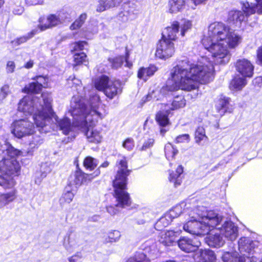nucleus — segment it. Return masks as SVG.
I'll use <instances>...</instances> for the list:
<instances>
[{
  "mask_svg": "<svg viewBox=\"0 0 262 262\" xmlns=\"http://www.w3.org/2000/svg\"><path fill=\"white\" fill-rule=\"evenodd\" d=\"M242 37L223 23L214 22L208 27V33L202 40L204 48L212 55V60L202 57L196 63H190L187 60L179 61L170 71V78L165 87L152 91L146 95L144 102L151 99L159 100L170 91L181 89L190 91L198 87V82L206 83L214 78L215 64L225 65L231 57L229 49L236 48L242 42Z\"/></svg>",
  "mask_w": 262,
  "mask_h": 262,
  "instance_id": "obj_1",
  "label": "nucleus"
},
{
  "mask_svg": "<svg viewBox=\"0 0 262 262\" xmlns=\"http://www.w3.org/2000/svg\"><path fill=\"white\" fill-rule=\"evenodd\" d=\"M100 105L99 96L93 92H91L86 104L79 96H74L71 101L70 112L74 119L73 123L84 130L87 129L86 136L89 141L95 143L101 141L102 135L101 129L92 127L99 119H102L106 115L105 111Z\"/></svg>",
  "mask_w": 262,
  "mask_h": 262,
  "instance_id": "obj_2",
  "label": "nucleus"
},
{
  "mask_svg": "<svg viewBox=\"0 0 262 262\" xmlns=\"http://www.w3.org/2000/svg\"><path fill=\"white\" fill-rule=\"evenodd\" d=\"M187 222L183 225L185 231L197 235L208 234L221 220L213 210H208L199 206L187 212Z\"/></svg>",
  "mask_w": 262,
  "mask_h": 262,
  "instance_id": "obj_3",
  "label": "nucleus"
},
{
  "mask_svg": "<svg viewBox=\"0 0 262 262\" xmlns=\"http://www.w3.org/2000/svg\"><path fill=\"white\" fill-rule=\"evenodd\" d=\"M6 149L0 145V150H3V159L0 161V186L4 188L12 187L15 182L13 176L19 174L20 167L16 158L20 151L11 145L5 144Z\"/></svg>",
  "mask_w": 262,
  "mask_h": 262,
  "instance_id": "obj_4",
  "label": "nucleus"
},
{
  "mask_svg": "<svg viewBox=\"0 0 262 262\" xmlns=\"http://www.w3.org/2000/svg\"><path fill=\"white\" fill-rule=\"evenodd\" d=\"M116 165L118 167L115 179L113 181L114 197L117 204L116 207L125 208L131 204V200L128 193L126 191L127 177L130 170L127 169L126 158L119 156Z\"/></svg>",
  "mask_w": 262,
  "mask_h": 262,
  "instance_id": "obj_5",
  "label": "nucleus"
},
{
  "mask_svg": "<svg viewBox=\"0 0 262 262\" xmlns=\"http://www.w3.org/2000/svg\"><path fill=\"white\" fill-rule=\"evenodd\" d=\"M41 99L43 103H39V107H36V110L32 114L34 124L39 130L49 123L51 117L53 116L51 95L43 93L41 95Z\"/></svg>",
  "mask_w": 262,
  "mask_h": 262,
  "instance_id": "obj_6",
  "label": "nucleus"
},
{
  "mask_svg": "<svg viewBox=\"0 0 262 262\" xmlns=\"http://www.w3.org/2000/svg\"><path fill=\"white\" fill-rule=\"evenodd\" d=\"M216 214L221 220L214 228L220 231V233L226 239L229 241H233L236 239L238 235V228L232 221L227 220L222 215L216 212Z\"/></svg>",
  "mask_w": 262,
  "mask_h": 262,
  "instance_id": "obj_7",
  "label": "nucleus"
},
{
  "mask_svg": "<svg viewBox=\"0 0 262 262\" xmlns=\"http://www.w3.org/2000/svg\"><path fill=\"white\" fill-rule=\"evenodd\" d=\"M243 11L231 10L229 13L228 20L229 23L234 24L237 27H241L242 23H245L250 15L254 14L255 7L252 4L244 2L242 5Z\"/></svg>",
  "mask_w": 262,
  "mask_h": 262,
  "instance_id": "obj_8",
  "label": "nucleus"
},
{
  "mask_svg": "<svg viewBox=\"0 0 262 262\" xmlns=\"http://www.w3.org/2000/svg\"><path fill=\"white\" fill-rule=\"evenodd\" d=\"M11 133L17 138H21L35 132L33 124L27 119L16 120L11 125Z\"/></svg>",
  "mask_w": 262,
  "mask_h": 262,
  "instance_id": "obj_9",
  "label": "nucleus"
},
{
  "mask_svg": "<svg viewBox=\"0 0 262 262\" xmlns=\"http://www.w3.org/2000/svg\"><path fill=\"white\" fill-rule=\"evenodd\" d=\"M69 14L64 11H61L58 16L55 14H50L46 19L44 17H40L39 20V24L38 26L40 31L56 26L66 19L69 18Z\"/></svg>",
  "mask_w": 262,
  "mask_h": 262,
  "instance_id": "obj_10",
  "label": "nucleus"
},
{
  "mask_svg": "<svg viewBox=\"0 0 262 262\" xmlns=\"http://www.w3.org/2000/svg\"><path fill=\"white\" fill-rule=\"evenodd\" d=\"M174 52V43L171 40L162 37L157 45L155 55L160 59L166 60L172 57Z\"/></svg>",
  "mask_w": 262,
  "mask_h": 262,
  "instance_id": "obj_11",
  "label": "nucleus"
},
{
  "mask_svg": "<svg viewBox=\"0 0 262 262\" xmlns=\"http://www.w3.org/2000/svg\"><path fill=\"white\" fill-rule=\"evenodd\" d=\"M41 103V100L34 95H28L24 97L18 104V111L23 112L26 115H32L39 107V104Z\"/></svg>",
  "mask_w": 262,
  "mask_h": 262,
  "instance_id": "obj_12",
  "label": "nucleus"
},
{
  "mask_svg": "<svg viewBox=\"0 0 262 262\" xmlns=\"http://www.w3.org/2000/svg\"><path fill=\"white\" fill-rule=\"evenodd\" d=\"M178 245L181 250L189 253L196 251L201 246V242L196 237L189 238L183 236L178 241Z\"/></svg>",
  "mask_w": 262,
  "mask_h": 262,
  "instance_id": "obj_13",
  "label": "nucleus"
},
{
  "mask_svg": "<svg viewBox=\"0 0 262 262\" xmlns=\"http://www.w3.org/2000/svg\"><path fill=\"white\" fill-rule=\"evenodd\" d=\"M256 243L248 237H241L238 241V248L240 254L245 256L246 258H250V256L254 253Z\"/></svg>",
  "mask_w": 262,
  "mask_h": 262,
  "instance_id": "obj_14",
  "label": "nucleus"
},
{
  "mask_svg": "<svg viewBox=\"0 0 262 262\" xmlns=\"http://www.w3.org/2000/svg\"><path fill=\"white\" fill-rule=\"evenodd\" d=\"M94 178L92 174H86L80 170H77L70 176L68 181L70 185L77 187L90 183Z\"/></svg>",
  "mask_w": 262,
  "mask_h": 262,
  "instance_id": "obj_15",
  "label": "nucleus"
},
{
  "mask_svg": "<svg viewBox=\"0 0 262 262\" xmlns=\"http://www.w3.org/2000/svg\"><path fill=\"white\" fill-rule=\"evenodd\" d=\"M254 68L252 63L247 59H239L235 63L236 71L245 78L253 76Z\"/></svg>",
  "mask_w": 262,
  "mask_h": 262,
  "instance_id": "obj_16",
  "label": "nucleus"
},
{
  "mask_svg": "<svg viewBox=\"0 0 262 262\" xmlns=\"http://www.w3.org/2000/svg\"><path fill=\"white\" fill-rule=\"evenodd\" d=\"M215 107L217 112L221 115L226 112L231 113L234 109L231 99L224 95L220 96L216 100Z\"/></svg>",
  "mask_w": 262,
  "mask_h": 262,
  "instance_id": "obj_17",
  "label": "nucleus"
},
{
  "mask_svg": "<svg viewBox=\"0 0 262 262\" xmlns=\"http://www.w3.org/2000/svg\"><path fill=\"white\" fill-rule=\"evenodd\" d=\"M187 0H168L166 11L171 14L182 12L186 7Z\"/></svg>",
  "mask_w": 262,
  "mask_h": 262,
  "instance_id": "obj_18",
  "label": "nucleus"
},
{
  "mask_svg": "<svg viewBox=\"0 0 262 262\" xmlns=\"http://www.w3.org/2000/svg\"><path fill=\"white\" fill-rule=\"evenodd\" d=\"M122 92L121 84L119 80H111L107 83V86L104 93L107 97L112 99Z\"/></svg>",
  "mask_w": 262,
  "mask_h": 262,
  "instance_id": "obj_19",
  "label": "nucleus"
},
{
  "mask_svg": "<svg viewBox=\"0 0 262 262\" xmlns=\"http://www.w3.org/2000/svg\"><path fill=\"white\" fill-rule=\"evenodd\" d=\"M180 23L178 21H173L169 26L166 27L162 35V38H165L173 41L177 39V35L180 31Z\"/></svg>",
  "mask_w": 262,
  "mask_h": 262,
  "instance_id": "obj_20",
  "label": "nucleus"
},
{
  "mask_svg": "<svg viewBox=\"0 0 262 262\" xmlns=\"http://www.w3.org/2000/svg\"><path fill=\"white\" fill-rule=\"evenodd\" d=\"M130 0H99L96 11L99 12H103L106 10L117 7L120 4H125Z\"/></svg>",
  "mask_w": 262,
  "mask_h": 262,
  "instance_id": "obj_21",
  "label": "nucleus"
},
{
  "mask_svg": "<svg viewBox=\"0 0 262 262\" xmlns=\"http://www.w3.org/2000/svg\"><path fill=\"white\" fill-rule=\"evenodd\" d=\"M161 105L162 111L157 113L156 120L161 126L164 127L169 124L168 116L170 114L171 111L169 110L170 106L168 104H162Z\"/></svg>",
  "mask_w": 262,
  "mask_h": 262,
  "instance_id": "obj_22",
  "label": "nucleus"
},
{
  "mask_svg": "<svg viewBox=\"0 0 262 262\" xmlns=\"http://www.w3.org/2000/svg\"><path fill=\"white\" fill-rule=\"evenodd\" d=\"M181 233V231L168 230L162 232L159 241L165 246H170L176 241L177 237Z\"/></svg>",
  "mask_w": 262,
  "mask_h": 262,
  "instance_id": "obj_23",
  "label": "nucleus"
},
{
  "mask_svg": "<svg viewBox=\"0 0 262 262\" xmlns=\"http://www.w3.org/2000/svg\"><path fill=\"white\" fill-rule=\"evenodd\" d=\"M222 259L224 262H247L250 260V258H246L236 251L224 252Z\"/></svg>",
  "mask_w": 262,
  "mask_h": 262,
  "instance_id": "obj_24",
  "label": "nucleus"
},
{
  "mask_svg": "<svg viewBox=\"0 0 262 262\" xmlns=\"http://www.w3.org/2000/svg\"><path fill=\"white\" fill-rule=\"evenodd\" d=\"M195 256L198 262H214L216 259L214 253L210 250H200Z\"/></svg>",
  "mask_w": 262,
  "mask_h": 262,
  "instance_id": "obj_25",
  "label": "nucleus"
},
{
  "mask_svg": "<svg viewBox=\"0 0 262 262\" xmlns=\"http://www.w3.org/2000/svg\"><path fill=\"white\" fill-rule=\"evenodd\" d=\"M158 70V68L153 64H150L148 67L140 68L137 73L138 78L146 81L149 77L154 75L155 73Z\"/></svg>",
  "mask_w": 262,
  "mask_h": 262,
  "instance_id": "obj_26",
  "label": "nucleus"
},
{
  "mask_svg": "<svg viewBox=\"0 0 262 262\" xmlns=\"http://www.w3.org/2000/svg\"><path fill=\"white\" fill-rule=\"evenodd\" d=\"M206 243L212 247L219 248L224 245L225 241L221 236V233H210L206 238Z\"/></svg>",
  "mask_w": 262,
  "mask_h": 262,
  "instance_id": "obj_27",
  "label": "nucleus"
},
{
  "mask_svg": "<svg viewBox=\"0 0 262 262\" xmlns=\"http://www.w3.org/2000/svg\"><path fill=\"white\" fill-rule=\"evenodd\" d=\"M123 10L121 11L118 15V19L123 23L127 22L134 13V9L132 7L130 4L128 2L125 4H123Z\"/></svg>",
  "mask_w": 262,
  "mask_h": 262,
  "instance_id": "obj_28",
  "label": "nucleus"
},
{
  "mask_svg": "<svg viewBox=\"0 0 262 262\" xmlns=\"http://www.w3.org/2000/svg\"><path fill=\"white\" fill-rule=\"evenodd\" d=\"M246 78L239 76L235 77L231 81L229 85L230 89L234 91H238L247 84Z\"/></svg>",
  "mask_w": 262,
  "mask_h": 262,
  "instance_id": "obj_29",
  "label": "nucleus"
},
{
  "mask_svg": "<svg viewBox=\"0 0 262 262\" xmlns=\"http://www.w3.org/2000/svg\"><path fill=\"white\" fill-rule=\"evenodd\" d=\"M183 172V168L180 165L177 167L176 173L173 172L169 173V180L173 183L174 187H176L181 184L182 182L181 174Z\"/></svg>",
  "mask_w": 262,
  "mask_h": 262,
  "instance_id": "obj_30",
  "label": "nucleus"
},
{
  "mask_svg": "<svg viewBox=\"0 0 262 262\" xmlns=\"http://www.w3.org/2000/svg\"><path fill=\"white\" fill-rule=\"evenodd\" d=\"M172 221V218L166 212L156 222L155 228L156 230L161 231L164 228L168 226Z\"/></svg>",
  "mask_w": 262,
  "mask_h": 262,
  "instance_id": "obj_31",
  "label": "nucleus"
},
{
  "mask_svg": "<svg viewBox=\"0 0 262 262\" xmlns=\"http://www.w3.org/2000/svg\"><path fill=\"white\" fill-rule=\"evenodd\" d=\"M56 122L60 129L64 135H68L71 131L72 127L70 120L68 118H64L59 120H56Z\"/></svg>",
  "mask_w": 262,
  "mask_h": 262,
  "instance_id": "obj_32",
  "label": "nucleus"
},
{
  "mask_svg": "<svg viewBox=\"0 0 262 262\" xmlns=\"http://www.w3.org/2000/svg\"><path fill=\"white\" fill-rule=\"evenodd\" d=\"M166 104L169 105V110L173 111L185 106L186 100L183 96H178L174 98L171 103H167Z\"/></svg>",
  "mask_w": 262,
  "mask_h": 262,
  "instance_id": "obj_33",
  "label": "nucleus"
},
{
  "mask_svg": "<svg viewBox=\"0 0 262 262\" xmlns=\"http://www.w3.org/2000/svg\"><path fill=\"white\" fill-rule=\"evenodd\" d=\"M164 152L166 159L168 161H170L174 159L175 156L178 153V150L172 144L167 143L165 145Z\"/></svg>",
  "mask_w": 262,
  "mask_h": 262,
  "instance_id": "obj_34",
  "label": "nucleus"
},
{
  "mask_svg": "<svg viewBox=\"0 0 262 262\" xmlns=\"http://www.w3.org/2000/svg\"><path fill=\"white\" fill-rule=\"evenodd\" d=\"M16 198L15 191L13 190L0 195V208L3 207Z\"/></svg>",
  "mask_w": 262,
  "mask_h": 262,
  "instance_id": "obj_35",
  "label": "nucleus"
},
{
  "mask_svg": "<svg viewBox=\"0 0 262 262\" xmlns=\"http://www.w3.org/2000/svg\"><path fill=\"white\" fill-rule=\"evenodd\" d=\"M110 81L108 77L103 75L95 80L94 82L95 87L97 90L104 92L107 86V83Z\"/></svg>",
  "mask_w": 262,
  "mask_h": 262,
  "instance_id": "obj_36",
  "label": "nucleus"
},
{
  "mask_svg": "<svg viewBox=\"0 0 262 262\" xmlns=\"http://www.w3.org/2000/svg\"><path fill=\"white\" fill-rule=\"evenodd\" d=\"M180 31L181 36L184 37L185 34L189 31L192 27V22L191 20L184 18L180 23Z\"/></svg>",
  "mask_w": 262,
  "mask_h": 262,
  "instance_id": "obj_37",
  "label": "nucleus"
},
{
  "mask_svg": "<svg viewBox=\"0 0 262 262\" xmlns=\"http://www.w3.org/2000/svg\"><path fill=\"white\" fill-rule=\"evenodd\" d=\"M195 142L200 145L202 141H207L208 137L206 135L205 130L203 127H198L195 132Z\"/></svg>",
  "mask_w": 262,
  "mask_h": 262,
  "instance_id": "obj_38",
  "label": "nucleus"
},
{
  "mask_svg": "<svg viewBox=\"0 0 262 262\" xmlns=\"http://www.w3.org/2000/svg\"><path fill=\"white\" fill-rule=\"evenodd\" d=\"M185 205V203H182L173 207L167 213L173 220V219L178 217L182 213L184 210V207Z\"/></svg>",
  "mask_w": 262,
  "mask_h": 262,
  "instance_id": "obj_39",
  "label": "nucleus"
},
{
  "mask_svg": "<svg viewBox=\"0 0 262 262\" xmlns=\"http://www.w3.org/2000/svg\"><path fill=\"white\" fill-rule=\"evenodd\" d=\"M98 164V160L92 157H86L83 161V166L86 169L90 170H93L97 166Z\"/></svg>",
  "mask_w": 262,
  "mask_h": 262,
  "instance_id": "obj_40",
  "label": "nucleus"
},
{
  "mask_svg": "<svg viewBox=\"0 0 262 262\" xmlns=\"http://www.w3.org/2000/svg\"><path fill=\"white\" fill-rule=\"evenodd\" d=\"M71 83L73 84L72 89L74 91H76L78 94H80V97H82L83 92H84V94H85V88L82 87L81 81L78 79L74 78L71 80Z\"/></svg>",
  "mask_w": 262,
  "mask_h": 262,
  "instance_id": "obj_41",
  "label": "nucleus"
},
{
  "mask_svg": "<svg viewBox=\"0 0 262 262\" xmlns=\"http://www.w3.org/2000/svg\"><path fill=\"white\" fill-rule=\"evenodd\" d=\"M125 262H150L146 255L142 252L136 253L135 255L128 258Z\"/></svg>",
  "mask_w": 262,
  "mask_h": 262,
  "instance_id": "obj_42",
  "label": "nucleus"
},
{
  "mask_svg": "<svg viewBox=\"0 0 262 262\" xmlns=\"http://www.w3.org/2000/svg\"><path fill=\"white\" fill-rule=\"evenodd\" d=\"M87 18L86 13L81 14L79 17L71 25L70 29L72 30L78 29L80 28Z\"/></svg>",
  "mask_w": 262,
  "mask_h": 262,
  "instance_id": "obj_43",
  "label": "nucleus"
},
{
  "mask_svg": "<svg viewBox=\"0 0 262 262\" xmlns=\"http://www.w3.org/2000/svg\"><path fill=\"white\" fill-rule=\"evenodd\" d=\"M74 196V193L71 191H67L63 193L59 199V202L61 205H64L65 204L70 203Z\"/></svg>",
  "mask_w": 262,
  "mask_h": 262,
  "instance_id": "obj_44",
  "label": "nucleus"
},
{
  "mask_svg": "<svg viewBox=\"0 0 262 262\" xmlns=\"http://www.w3.org/2000/svg\"><path fill=\"white\" fill-rule=\"evenodd\" d=\"M41 89L40 86L38 85L36 82L30 83L28 85L26 86L24 91L27 93H38Z\"/></svg>",
  "mask_w": 262,
  "mask_h": 262,
  "instance_id": "obj_45",
  "label": "nucleus"
},
{
  "mask_svg": "<svg viewBox=\"0 0 262 262\" xmlns=\"http://www.w3.org/2000/svg\"><path fill=\"white\" fill-rule=\"evenodd\" d=\"M43 142L42 139L39 136H34L29 144V148L31 150L37 148Z\"/></svg>",
  "mask_w": 262,
  "mask_h": 262,
  "instance_id": "obj_46",
  "label": "nucleus"
},
{
  "mask_svg": "<svg viewBox=\"0 0 262 262\" xmlns=\"http://www.w3.org/2000/svg\"><path fill=\"white\" fill-rule=\"evenodd\" d=\"M37 32L38 29H34L31 32L28 33V36L20 37L17 38L16 41H12V43H14L15 44H17V45L24 43L29 38L32 37L33 35L37 33Z\"/></svg>",
  "mask_w": 262,
  "mask_h": 262,
  "instance_id": "obj_47",
  "label": "nucleus"
},
{
  "mask_svg": "<svg viewBox=\"0 0 262 262\" xmlns=\"http://www.w3.org/2000/svg\"><path fill=\"white\" fill-rule=\"evenodd\" d=\"M121 237V233L118 230H113L108 234L109 242H116L118 241Z\"/></svg>",
  "mask_w": 262,
  "mask_h": 262,
  "instance_id": "obj_48",
  "label": "nucleus"
},
{
  "mask_svg": "<svg viewBox=\"0 0 262 262\" xmlns=\"http://www.w3.org/2000/svg\"><path fill=\"white\" fill-rule=\"evenodd\" d=\"M86 56L85 53L81 52L75 54L74 55V65H78L82 63L86 60Z\"/></svg>",
  "mask_w": 262,
  "mask_h": 262,
  "instance_id": "obj_49",
  "label": "nucleus"
},
{
  "mask_svg": "<svg viewBox=\"0 0 262 262\" xmlns=\"http://www.w3.org/2000/svg\"><path fill=\"white\" fill-rule=\"evenodd\" d=\"M124 61V57L120 56L111 59L112 66L113 68L117 69L120 67Z\"/></svg>",
  "mask_w": 262,
  "mask_h": 262,
  "instance_id": "obj_50",
  "label": "nucleus"
},
{
  "mask_svg": "<svg viewBox=\"0 0 262 262\" xmlns=\"http://www.w3.org/2000/svg\"><path fill=\"white\" fill-rule=\"evenodd\" d=\"M69 248H75L79 246V237L76 235H72L68 238Z\"/></svg>",
  "mask_w": 262,
  "mask_h": 262,
  "instance_id": "obj_51",
  "label": "nucleus"
},
{
  "mask_svg": "<svg viewBox=\"0 0 262 262\" xmlns=\"http://www.w3.org/2000/svg\"><path fill=\"white\" fill-rule=\"evenodd\" d=\"M99 23L96 20H92L88 27V30L93 34H96L98 32Z\"/></svg>",
  "mask_w": 262,
  "mask_h": 262,
  "instance_id": "obj_52",
  "label": "nucleus"
},
{
  "mask_svg": "<svg viewBox=\"0 0 262 262\" xmlns=\"http://www.w3.org/2000/svg\"><path fill=\"white\" fill-rule=\"evenodd\" d=\"M155 140L153 138H148L145 140L142 147L140 148V150H146L151 148L154 144Z\"/></svg>",
  "mask_w": 262,
  "mask_h": 262,
  "instance_id": "obj_53",
  "label": "nucleus"
},
{
  "mask_svg": "<svg viewBox=\"0 0 262 262\" xmlns=\"http://www.w3.org/2000/svg\"><path fill=\"white\" fill-rule=\"evenodd\" d=\"M134 141L132 138L126 139L123 143V147L127 150H132L134 147Z\"/></svg>",
  "mask_w": 262,
  "mask_h": 262,
  "instance_id": "obj_54",
  "label": "nucleus"
},
{
  "mask_svg": "<svg viewBox=\"0 0 262 262\" xmlns=\"http://www.w3.org/2000/svg\"><path fill=\"white\" fill-rule=\"evenodd\" d=\"M36 82L38 85L40 86L41 89L42 87H46L47 85L48 79L42 76H38L36 77Z\"/></svg>",
  "mask_w": 262,
  "mask_h": 262,
  "instance_id": "obj_55",
  "label": "nucleus"
},
{
  "mask_svg": "<svg viewBox=\"0 0 262 262\" xmlns=\"http://www.w3.org/2000/svg\"><path fill=\"white\" fill-rule=\"evenodd\" d=\"M190 141V136L187 134H182L177 137L176 142L177 143L188 142Z\"/></svg>",
  "mask_w": 262,
  "mask_h": 262,
  "instance_id": "obj_56",
  "label": "nucleus"
},
{
  "mask_svg": "<svg viewBox=\"0 0 262 262\" xmlns=\"http://www.w3.org/2000/svg\"><path fill=\"white\" fill-rule=\"evenodd\" d=\"M15 64L13 61H9L7 63L6 71L8 73H12L14 71Z\"/></svg>",
  "mask_w": 262,
  "mask_h": 262,
  "instance_id": "obj_57",
  "label": "nucleus"
},
{
  "mask_svg": "<svg viewBox=\"0 0 262 262\" xmlns=\"http://www.w3.org/2000/svg\"><path fill=\"white\" fill-rule=\"evenodd\" d=\"M86 45V42L85 41L76 42L74 43V50H82Z\"/></svg>",
  "mask_w": 262,
  "mask_h": 262,
  "instance_id": "obj_58",
  "label": "nucleus"
},
{
  "mask_svg": "<svg viewBox=\"0 0 262 262\" xmlns=\"http://www.w3.org/2000/svg\"><path fill=\"white\" fill-rule=\"evenodd\" d=\"M9 92V86L8 85H4L1 90L0 97L5 98Z\"/></svg>",
  "mask_w": 262,
  "mask_h": 262,
  "instance_id": "obj_59",
  "label": "nucleus"
},
{
  "mask_svg": "<svg viewBox=\"0 0 262 262\" xmlns=\"http://www.w3.org/2000/svg\"><path fill=\"white\" fill-rule=\"evenodd\" d=\"M257 63L262 66V47L259 48L257 50Z\"/></svg>",
  "mask_w": 262,
  "mask_h": 262,
  "instance_id": "obj_60",
  "label": "nucleus"
},
{
  "mask_svg": "<svg viewBox=\"0 0 262 262\" xmlns=\"http://www.w3.org/2000/svg\"><path fill=\"white\" fill-rule=\"evenodd\" d=\"M82 255L80 253H77L75 255L69 258V262H77L81 258Z\"/></svg>",
  "mask_w": 262,
  "mask_h": 262,
  "instance_id": "obj_61",
  "label": "nucleus"
},
{
  "mask_svg": "<svg viewBox=\"0 0 262 262\" xmlns=\"http://www.w3.org/2000/svg\"><path fill=\"white\" fill-rule=\"evenodd\" d=\"M106 210L107 212L112 215H115L118 212V210L115 206H109L107 207Z\"/></svg>",
  "mask_w": 262,
  "mask_h": 262,
  "instance_id": "obj_62",
  "label": "nucleus"
},
{
  "mask_svg": "<svg viewBox=\"0 0 262 262\" xmlns=\"http://www.w3.org/2000/svg\"><path fill=\"white\" fill-rule=\"evenodd\" d=\"M255 1L257 12L259 14H262V0H255Z\"/></svg>",
  "mask_w": 262,
  "mask_h": 262,
  "instance_id": "obj_63",
  "label": "nucleus"
},
{
  "mask_svg": "<svg viewBox=\"0 0 262 262\" xmlns=\"http://www.w3.org/2000/svg\"><path fill=\"white\" fill-rule=\"evenodd\" d=\"M253 83L255 85L261 87L262 86V76H259L254 79Z\"/></svg>",
  "mask_w": 262,
  "mask_h": 262,
  "instance_id": "obj_64",
  "label": "nucleus"
}]
</instances>
